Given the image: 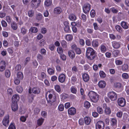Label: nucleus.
I'll return each instance as SVG.
<instances>
[{
    "instance_id": "412c9836",
    "label": "nucleus",
    "mask_w": 129,
    "mask_h": 129,
    "mask_svg": "<svg viewBox=\"0 0 129 129\" xmlns=\"http://www.w3.org/2000/svg\"><path fill=\"white\" fill-rule=\"evenodd\" d=\"M17 77L18 79L19 80L22 79L23 78V76L22 73L21 72H18L17 74Z\"/></svg>"
},
{
    "instance_id": "393cba45",
    "label": "nucleus",
    "mask_w": 129,
    "mask_h": 129,
    "mask_svg": "<svg viewBox=\"0 0 129 129\" xmlns=\"http://www.w3.org/2000/svg\"><path fill=\"white\" fill-rule=\"evenodd\" d=\"M44 120V119L42 118L39 119L37 121V124L39 126L41 125Z\"/></svg>"
},
{
    "instance_id": "5fc2aeb1",
    "label": "nucleus",
    "mask_w": 129,
    "mask_h": 129,
    "mask_svg": "<svg viewBox=\"0 0 129 129\" xmlns=\"http://www.w3.org/2000/svg\"><path fill=\"white\" fill-rule=\"evenodd\" d=\"M71 92L73 93L76 94L77 92V90L74 87H71Z\"/></svg>"
},
{
    "instance_id": "69168bd1",
    "label": "nucleus",
    "mask_w": 129,
    "mask_h": 129,
    "mask_svg": "<svg viewBox=\"0 0 129 129\" xmlns=\"http://www.w3.org/2000/svg\"><path fill=\"white\" fill-rule=\"evenodd\" d=\"M122 114V113L121 112H118L117 114V116L119 117H121Z\"/></svg>"
},
{
    "instance_id": "20e7f679",
    "label": "nucleus",
    "mask_w": 129,
    "mask_h": 129,
    "mask_svg": "<svg viewBox=\"0 0 129 129\" xmlns=\"http://www.w3.org/2000/svg\"><path fill=\"white\" fill-rule=\"evenodd\" d=\"M108 95L112 101H115L117 99L116 94L114 92H109L108 94Z\"/></svg>"
},
{
    "instance_id": "f257e3e1",
    "label": "nucleus",
    "mask_w": 129,
    "mask_h": 129,
    "mask_svg": "<svg viewBox=\"0 0 129 129\" xmlns=\"http://www.w3.org/2000/svg\"><path fill=\"white\" fill-rule=\"evenodd\" d=\"M86 56L89 59L92 60L94 59L95 57L94 50L91 47L88 48L86 51Z\"/></svg>"
},
{
    "instance_id": "6e6d98bb",
    "label": "nucleus",
    "mask_w": 129,
    "mask_h": 129,
    "mask_svg": "<svg viewBox=\"0 0 129 129\" xmlns=\"http://www.w3.org/2000/svg\"><path fill=\"white\" fill-rule=\"evenodd\" d=\"M95 14L94 11L92 10L90 12V15L92 18H93L95 16Z\"/></svg>"
},
{
    "instance_id": "bf43d9fd",
    "label": "nucleus",
    "mask_w": 129,
    "mask_h": 129,
    "mask_svg": "<svg viewBox=\"0 0 129 129\" xmlns=\"http://www.w3.org/2000/svg\"><path fill=\"white\" fill-rule=\"evenodd\" d=\"M1 23L2 26L4 27H6L7 25V23L4 20L2 21Z\"/></svg>"
},
{
    "instance_id": "0e129e2a",
    "label": "nucleus",
    "mask_w": 129,
    "mask_h": 129,
    "mask_svg": "<svg viewBox=\"0 0 129 129\" xmlns=\"http://www.w3.org/2000/svg\"><path fill=\"white\" fill-rule=\"evenodd\" d=\"M20 120L22 122H24L26 120V118L24 116H22L20 118Z\"/></svg>"
},
{
    "instance_id": "ea45409f",
    "label": "nucleus",
    "mask_w": 129,
    "mask_h": 129,
    "mask_svg": "<svg viewBox=\"0 0 129 129\" xmlns=\"http://www.w3.org/2000/svg\"><path fill=\"white\" fill-rule=\"evenodd\" d=\"M11 26L12 28L14 30H16L17 29V26L16 23L13 22L11 24Z\"/></svg>"
},
{
    "instance_id": "79ce46f5",
    "label": "nucleus",
    "mask_w": 129,
    "mask_h": 129,
    "mask_svg": "<svg viewBox=\"0 0 129 129\" xmlns=\"http://www.w3.org/2000/svg\"><path fill=\"white\" fill-rule=\"evenodd\" d=\"M17 91L19 93L21 92L23 90L22 88L20 86H18L16 88Z\"/></svg>"
},
{
    "instance_id": "c85d7f7f",
    "label": "nucleus",
    "mask_w": 129,
    "mask_h": 129,
    "mask_svg": "<svg viewBox=\"0 0 129 129\" xmlns=\"http://www.w3.org/2000/svg\"><path fill=\"white\" fill-rule=\"evenodd\" d=\"M36 18L38 20H40L42 19V15L41 14L39 13L37 15Z\"/></svg>"
},
{
    "instance_id": "e433bc0d",
    "label": "nucleus",
    "mask_w": 129,
    "mask_h": 129,
    "mask_svg": "<svg viewBox=\"0 0 129 129\" xmlns=\"http://www.w3.org/2000/svg\"><path fill=\"white\" fill-rule=\"evenodd\" d=\"M122 69L123 71H124L128 68V66L126 64H124L122 66Z\"/></svg>"
},
{
    "instance_id": "c756f323",
    "label": "nucleus",
    "mask_w": 129,
    "mask_h": 129,
    "mask_svg": "<svg viewBox=\"0 0 129 129\" xmlns=\"http://www.w3.org/2000/svg\"><path fill=\"white\" fill-rule=\"evenodd\" d=\"M111 121L112 122L111 125L112 126H114L117 124V120L115 118H113L111 119Z\"/></svg>"
},
{
    "instance_id": "58836bf2",
    "label": "nucleus",
    "mask_w": 129,
    "mask_h": 129,
    "mask_svg": "<svg viewBox=\"0 0 129 129\" xmlns=\"http://www.w3.org/2000/svg\"><path fill=\"white\" fill-rule=\"evenodd\" d=\"M5 75L6 77H10V73L9 70H7L6 71Z\"/></svg>"
},
{
    "instance_id": "6ab92c4d",
    "label": "nucleus",
    "mask_w": 129,
    "mask_h": 129,
    "mask_svg": "<svg viewBox=\"0 0 129 129\" xmlns=\"http://www.w3.org/2000/svg\"><path fill=\"white\" fill-rule=\"evenodd\" d=\"M83 78L85 82H87L89 79V77L87 74H84L83 75Z\"/></svg>"
},
{
    "instance_id": "052dcab7",
    "label": "nucleus",
    "mask_w": 129,
    "mask_h": 129,
    "mask_svg": "<svg viewBox=\"0 0 129 129\" xmlns=\"http://www.w3.org/2000/svg\"><path fill=\"white\" fill-rule=\"evenodd\" d=\"M41 52L42 54L45 55L46 52V51L44 49H41Z\"/></svg>"
},
{
    "instance_id": "6e6552de",
    "label": "nucleus",
    "mask_w": 129,
    "mask_h": 129,
    "mask_svg": "<svg viewBox=\"0 0 129 129\" xmlns=\"http://www.w3.org/2000/svg\"><path fill=\"white\" fill-rule=\"evenodd\" d=\"M117 102L118 105L121 107H124L126 103L125 99L123 98H119L117 100Z\"/></svg>"
},
{
    "instance_id": "e2e57ef3",
    "label": "nucleus",
    "mask_w": 129,
    "mask_h": 129,
    "mask_svg": "<svg viewBox=\"0 0 129 129\" xmlns=\"http://www.w3.org/2000/svg\"><path fill=\"white\" fill-rule=\"evenodd\" d=\"M21 32L23 34H24L26 33V30L23 27L21 29Z\"/></svg>"
},
{
    "instance_id": "a19ab883",
    "label": "nucleus",
    "mask_w": 129,
    "mask_h": 129,
    "mask_svg": "<svg viewBox=\"0 0 129 129\" xmlns=\"http://www.w3.org/2000/svg\"><path fill=\"white\" fill-rule=\"evenodd\" d=\"M97 110L98 112L100 114H102L103 113V111L102 108L100 107H97Z\"/></svg>"
},
{
    "instance_id": "bb28decb",
    "label": "nucleus",
    "mask_w": 129,
    "mask_h": 129,
    "mask_svg": "<svg viewBox=\"0 0 129 129\" xmlns=\"http://www.w3.org/2000/svg\"><path fill=\"white\" fill-rule=\"evenodd\" d=\"M51 0H46L45 3V5L47 6H49L52 4Z\"/></svg>"
},
{
    "instance_id": "7ed1b4c3",
    "label": "nucleus",
    "mask_w": 129,
    "mask_h": 129,
    "mask_svg": "<svg viewBox=\"0 0 129 129\" xmlns=\"http://www.w3.org/2000/svg\"><path fill=\"white\" fill-rule=\"evenodd\" d=\"M41 0H32L31 2V7L33 8H37L39 5Z\"/></svg>"
},
{
    "instance_id": "2eb2a0df",
    "label": "nucleus",
    "mask_w": 129,
    "mask_h": 129,
    "mask_svg": "<svg viewBox=\"0 0 129 129\" xmlns=\"http://www.w3.org/2000/svg\"><path fill=\"white\" fill-rule=\"evenodd\" d=\"M66 77L65 75L63 74H60L58 80L61 83L64 82L65 80Z\"/></svg>"
},
{
    "instance_id": "72a5a7b5",
    "label": "nucleus",
    "mask_w": 129,
    "mask_h": 129,
    "mask_svg": "<svg viewBox=\"0 0 129 129\" xmlns=\"http://www.w3.org/2000/svg\"><path fill=\"white\" fill-rule=\"evenodd\" d=\"M115 28L119 32L121 33L122 31V29L119 25H117L116 26Z\"/></svg>"
},
{
    "instance_id": "4c0bfd02",
    "label": "nucleus",
    "mask_w": 129,
    "mask_h": 129,
    "mask_svg": "<svg viewBox=\"0 0 129 129\" xmlns=\"http://www.w3.org/2000/svg\"><path fill=\"white\" fill-rule=\"evenodd\" d=\"M84 106L87 108H89L90 106V104L88 102L86 101L84 103Z\"/></svg>"
},
{
    "instance_id": "603ef678",
    "label": "nucleus",
    "mask_w": 129,
    "mask_h": 129,
    "mask_svg": "<svg viewBox=\"0 0 129 129\" xmlns=\"http://www.w3.org/2000/svg\"><path fill=\"white\" fill-rule=\"evenodd\" d=\"M48 73L50 75L54 73L53 70L51 68L49 69L48 70Z\"/></svg>"
},
{
    "instance_id": "de8ad7c7",
    "label": "nucleus",
    "mask_w": 129,
    "mask_h": 129,
    "mask_svg": "<svg viewBox=\"0 0 129 129\" xmlns=\"http://www.w3.org/2000/svg\"><path fill=\"white\" fill-rule=\"evenodd\" d=\"M113 47L117 49L119 48L120 46V45L117 43H114V44H113Z\"/></svg>"
},
{
    "instance_id": "5701e85b",
    "label": "nucleus",
    "mask_w": 129,
    "mask_h": 129,
    "mask_svg": "<svg viewBox=\"0 0 129 129\" xmlns=\"http://www.w3.org/2000/svg\"><path fill=\"white\" fill-rule=\"evenodd\" d=\"M29 31L32 33H36L38 31V29L36 27H33L30 29Z\"/></svg>"
},
{
    "instance_id": "9b49d317",
    "label": "nucleus",
    "mask_w": 129,
    "mask_h": 129,
    "mask_svg": "<svg viewBox=\"0 0 129 129\" xmlns=\"http://www.w3.org/2000/svg\"><path fill=\"white\" fill-rule=\"evenodd\" d=\"M12 110L14 112L17 110L18 109V106L17 103H12L11 105Z\"/></svg>"
},
{
    "instance_id": "09e8293b",
    "label": "nucleus",
    "mask_w": 129,
    "mask_h": 129,
    "mask_svg": "<svg viewBox=\"0 0 129 129\" xmlns=\"http://www.w3.org/2000/svg\"><path fill=\"white\" fill-rule=\"evenodd\" d=\"M122 77L125 79H127L128 78V75L126 73H124L122 75Z\"/></svg>"
},
{
    "instance_id": "cd10ccee",
    "label": "nucleus",
    "mask_w": 129,
    "mask_h": 129,
    "mask_svg": "<svg viewBox=\"0 0 129 129\" xmlns=\"http://www.w3.org/2000/svg\"><path fill=\"white\" fill-rule=\"evenodd\" d=\"M69 18L71 20L74 21L76 19V17L75 15L73 14H71L69 16Z\"/></svg>"
},
{
    "instance_id": "774afa93",
    "label": "nucleus",
    "mask_w": 129,
    "mask_h": 129,
    "mask_svg": "<svg viewBox=\"0 0 129 129\" xmlns=\"http://www.w3.org/2000/svg\"><path fill=\"white\" fill-rule=\"evenodd\" d=\"M60 57L63 60H65L66 59V56L64 54H61L60 55Z\"/></svg>"
},
{
    "instance_id": "c9c22d12",
    "label": "nucleus",
    "mask_w": 129,
    "mask_h": 129,
    "mask_svg": "<svg viewBox=\"0 0 129 129\" xmlns=\"http://www.w3.org/2000/svg\"><path fill=\"white\" fill-rule=\"evenodd\" d=\"M45 41L44 39H42L41 40L40 42V44L39 45L41 47H42L44 46L45 43Z\"/></svg>"
},
{
    "instance_id": "dca6fc26",
    "label": "nucleus",
    "mask_w": 129,
    "mask_h": 129,
    "mask_svg": "<svg viewBox=\"0 0 129 129\" xmlns=\"http://www.w3.org/2000/svg\"><path fill=\"white\" fill-rule=\"evenodd\" d=\"M61 9L59 7L55 8L54 10V13L55 14H60L61 12Z\"/></svg>"
},
{
    "instance_id": "3c124183",
    "label": "nucleus",
    "mask_w": 129,
    "mask_h": 129,
    "mask_svg": "<svg viewBox=\"0 0 129 129\" xmlns=\"http://www.w3.org/2000/svg\"><path fill=\"white\" fill-rule=\"evenodd\" d=\"M21 69V66L20 65L18 64L16 66L15 68V71H17L20 70Z\"/></svg>"
},
{
    "instance_id": "13d9d810",
    "label": "nucleus",
    "mask_w": 129,
    "mask_h": 129,
    "mask_svg": "<svg viewBox=\"0 0 129 129\" xmlns=\"http://www.w3.org/2000/svg\"><path fill=\"white\" fill-rule=\"evenodd\" d=\"M58 108L60 111H62L64 109V106L62 105H60L58 106Z\"/></svg>"
},
{
    "instance_id": "f03ea898",
    "label": "nucleus",
    "mask_w": 129,
    "mask_h": 129,
    "mask_svg": "<svg viewBox=\"0 0 129 129\" xmlns=\"http://www.w3.org/2000/svg\"><path fill=\"white\" fill-rule=\"evenodd\" d=\"M88 95L91 101L93 102L96 103L99 99V95L96 92L93 91H91L88 94Z\"/></svg>"
},
{
    "instance_id": "1a4fd4ad",
    "label": "nucleus",
    "mask_w": 129,
    "mask_h": 129,
    "mask_svg": "<svg viewBox=\"0 0 129 129\" xmlns=\"http://www.w3.org/2000/svg\"><path fill=\"white\" fill-rule=\"evenodd\" d=\"M63 24L64 26V29L65 32L66 33H70L71 30L69 25V22L67 21H65L64 22Z\"/></svg>"
},
{
    "instance_id": "c03bdc74",
    "label": "nucleus",
    "mask_w": 129,
    "mask_h": 129,
    "mask_svg": "<svg viewBox=\"0 0 129 129\" xmlns=\"http://www.w3.org/2000/svg\"><path fill=\"white\" fill-rule=\"evenodd\" d=\"M114 86L116 88H119L121 87V85L119 83L116 82L114 84Z\"/></svg>"
},
{
    "instance_id": "37998d69",
    "label": "nucleus",
    "mask_w": 129,
    "mask_h": 129,
    "mask_svg": "<svg viewBox=\"0 0 129 129\" xmlns=\"http://www.w3.org/2000/svg\"><path fill=\"white\" fill-rule=\"evenodd\" d=\"M57 51L58 53L60 54L63 53L62 49L60 47L58 48L57 49Z\"/></svg>"
},
{
    "instance_id": "ddd939ff",
    "label": "nucleus",
    "mask_w": 129,
    "mask_h": 129,
    "mask_svg": "<svg viewBox=\"0 0 129 129\" xmlns=\"http://www.w3.org/2000/svg\"><path fill=\"white\" fill-rule=\"evenodd\" d=\"M20 98L18 94L14 95L12 98V103H17Z\"/></svg>"
},
{
    "instance_id": "39448f33",
    "label": "nucleus",
    "mask_w": 129,
    "mask_h": 129,
    "mask_svg": "<svg viewBox=\"0 0 129 129\" xmlns=\"http://www.w3.org/2000/svg\"><path fill=\"white\" fill-rule=\"evenodd\" d=\"M40 92V90L38 87H34L31 89V88H30L29 89V93H31V92L34 94H39Z\"/></svg>"
},
{
    "instance_id": "a878e982",
    "label": "nucleus",
    "mask_w": 129,
    "mask_h": 129,
    "mask_svg": "<svg viewBox=\"0 0 129 129\" xmlns=\"http://www.w3.org/2000/svg\"><path fill=\"white\" fill-rule=\"evenodd\" d=\"M34 12L32 10H29L28 11V15L30 17H32L34 15Z\"/></svg>"
},
{
    "instance_id": "a211bd4d",
    "label": "nucleus",
    "mask_w": 129,
    "mask_h": 129,
    "mask_svg": "<svg viewBox=\"0 0 129 129\" xmlns=\"http://www.w3.org/2000/svg\"><path fill=\"white\" fill-rule=\"evenodd\" d=\"M68 55L69 57L73 59L75 56V54L74 52L72 50H70L68 52Z\"/></svg>"
},
{
    "instance_id": "473e14b6",
    "label": "nucleus",
    "mask_w": 129,
    "mask_h": 129,
    "mask_svg": "<svg viewBox=\"0 0 129 129\" xmlns=\"http://www.w3.org/2000/svg\"><path fill=\"white\" fill-rule=\"evenodd\" d=\"M61 44L62 46L64 48H66L67 47V43L64 40H62L61 42Z\"/></svg>"
},
{
    "instance_id": "f3484780",
    "label": "nucleus",
    "mask_w": 129,
    "mask_h": 129,
    "mask_svg": "<svg viewBox=\"0 0 129 129\" xmlns=\"http://www.w3.org/2000/svg\"><path fill=\"white\" fill-rule=\"evenodd\" d=\"M98 85L100 87L103 88L105 87L106 84L105 81H101L99 82Z\"/></svg>"
},
{
    "instance_id": "8fccbe9b",
    "label": "nucleus",
    "mask_w": 129,
    "mask_h": 129,
    "mask_svg": "<svg viewBox=\"0 0 129 129\" xmlns=\"http://www.w3.org/2000/svg\"><path fill=\"white\" fill-rule=\"evenodd\" d=\"M40 111V110L38 108H35L34 110V113L37 114H38Z\"/></svg>"
},
{
    "instance_id": "aec40b11",
    "label": "nucleus",
    "mask_w": 129,
    "mask_h": 129,
    "mask_svg": "<svg viewBox=\"0 0 129 129\" xmlns=\"http://www.w3.org/2000/svg\"><path fill=\"white\" fill-rule=\"evenodd\" d=\"M85 122L86 124L89 125L91 119L89 117H85L84 118Z\"/></svg>"
},
{
    "instance_id": "338daca9",
    "label": "nucleus",
    "mask_w": 129,
    "mask_h": 129,
    "mask_svg": "<svg viewBox=\"0 0 129 129\" xmlns=\"http://www.w3.org/2000/svg\"><path fill=\"white\" fill-rule=\"evenodd\" d=\"M3 35L5 37H7L8 36V34L7 32L5 31H3L2 32Z\"/></svg>"
},
{
    "instance_id": "423d86ee",
    "label": "nucleus",
    "mask_w": 129,
    "mask_h": 129,
    "mask_svg": "<svg viewBox=\"0 0 129 129\" xmlns=\"http://www.w3.org/2000/svg\"><path fill=\"white\" fill-rule=\"evenodd\" d=\"M104 123L103 121H99L96 124V127L97 129H104Z\"/></svg>"
},
{
    "instance_id": "0eeeda50",
    "label": "nucleus",
    "mask_w": 129,
    "mask_h": 129,
    "mask_svg": "<svg viewBox=\"0 0 129 129\" xmlns=\"http://www.w3.org/2000/svg\"><path fill=\"white\" fill-rule=\"evenodd\" d=\"M90 5L88 3L85 4L83 7V12L85 14H87L88 12L90 9Z\"/></svg>"
},
{
    "instance_id": "4d7b16f0",
    "label": "nucleus",
    "mask_w": 129,
    "mask_h": 129,
    "mask_svg": "<svg viewBox=\"0 0 129 129\" xmlns=\"http://www.w3.org/2000/svg\"><path fill=\"white\" fill-rule=\"evenodd\" d=\"M55 88L56 91L58 92H59L60 91V88L59 85H56L55 86Z\"/></svg>"
},
{
    "instance_id": "2f4dec72",
    "label": "nucleus",
    "mask_w": 129,
    "mask_h": 129,
    "mask_svg": "<svg viewBox=\"0 0 129 129\" xmlns=\"http://www.w3.org/2000/svg\"><path fill=\"white\" fill-rule=\"evenodd\" d=\"M99 75L102 78H104L106 76L105 73L103 71H101L100 72Z\"/></svg>"
},
{
    "instance_id": "f8f14e48",
    "label": "nucleus",
    "mask_w": 129,
    "mask_h": 129,
    "mask_svg": "<svg viewBox=\"0 0 129 129\" xmlns=\"http://www.w3.org/2000/svg\"><path fill=\"white\" fill-rule=\"evenodd\" d=\"M6 63L4 61H2L0 62V71L2 72L4 71L5 69Z\"/></svg>"
},
{
    "instance_id": "b1692460",
    "label": "nucleus",
    "mask_w": 129,
    "mask_h": 129,
    "mask_svg": "<svg viewBox=\"0 0 129 129\" xmlns=\"http://www.w3.org/2000/svg\"><path fill=\"white\" fill-rule=\"evenodd\" d=\"M105 112L106 114H109L111 112L110 108L109 107H106Z\"/></svg>"
},
{
    "instance_id": "4468645a",
    "label": "nucleus",
    "mask_w": 129,
    "mask_h": 129,
    "mask_svg": "<svg viewBox=\"0 0 129 129\" xmlns=\"http://www.w3.org/2000/svg\"><path fill=\"white\" fill-rule=\"evenodd\" d=\"M76 109L73 107H71L69 108L68 110V113L69 114L74 115L76 113Z\"/></svg>"
},
{
    "instance_id": "864d4df0",
    "label": "nucleus",
    "mask_w": 129,
    "mask_h": 129,
    "mask_svg": "<svg viewBox=\"0 0 129 129\" xmlns=\"http://www.w3.org/2000/svg\"><path fill=\"white\" fill-rule=\"evenodd\" d=\"M37 57L39 59L42 60L43 59V56L40 54H38L37 56Z\"/></svg>"
},
{
    "instance_id": "49530a36",
    "label": "nucleus",
    "mask_w": 129,
    "mask_h": 129,
    "mask_svg": "<svg viewBox=\"0 0 129 129\" xmlns=\"http://www.w3.org/2000/svg\"><path fill=\"white\" fill-rule=\"evenodd\" d=\"M8 129H16L15 127L14 124L13 123H12L9 127Z\"/></svg>"
},
{
    "instance_id": "9d476101",
    "label": "nucleus",
    "mask_w": 129,
    "mask_h": 129,
    "mask_svg": "<svg viewBox=\"0 0 129 129\" xmlns=\"http://www.w3.org/2000/svg\"><path fill=\"white\" fill-rule=\"evenodd\" d=\"M9 116L8 115H6L3 121V125L6 126H8L9 123Z\"/></svg>"
},
{
    "instance_id": "a18cd8bd",
    "label": "nucleus",
    "mask_w": 129,
    "mask_h": 129,
    "mask_svg": "<svg viewBox=\"0 0 129 129\" xmlns=\"http://www.w3.org/2000/svg\"><path fill=\"white\" fill-rule=\"evenodd\" d=\"M75 50L77 54H80L81 53V51L79 48H76L75 49Z\"/></svg>"
},
{
    "instance_id": "f704fd0d",
    "label": "nucleus",
    "mask_w": 129,
    "mask_h": 129,
    "mask_svg": "<svg viewBox=\"0 0 129 129\" xmlns=\"http://www.w3.org/2000/svg\"><path fill=\"white\" fill-rule=\"evenodd\" d=\"M92 45L93 47H97L98 45V43L97 41L93 40L92 42Z\"/></svg>"
},
{
    "instance_id": "4be33fe9",
    "label": "nucleus",
    "mask_w": 129,
    "mask_h": 129,
    "mask_svg": "<svg viewBox=\"0 0 129 129\" xmlns=\"http://www.w3.org/2000/svg\"><path fill=\"white\" fill-rule=\"evenodd\" d=\"M121 25L123 28L125 29H127L128 28V26L127 25L126 22L125 21L122 22L121 24Z\"/></svg>"
},
{
    "instance_id": "7c9ffc66",
    "label": "nucleus",
    "mask_w": 129,
    "mask_h": 129,
    "mask_svg": "<svg viewBox=\"0 0 129 129\" xmlns=\"http://www.w3.org/2000/svg\"><path fill=\"white\" fill-rule=\"evenodd\" d=\"M66 39L67 41H70L72 40L73 37L71 35H67L66 36Z\"/></svg>"
},
{
    "instance_id": "680f3d73",
    "label": "nucleus",
    "mask_w": 129,
    "mask_h": 129,
    "mask_svg": "<svg viewBox=\"0 0 129 129\" xmlns=\"http://www.w3.org/2000/svg\"><path fill=\"white\" fill-rule=\"evenodd\" d=\"M46 28H42L41 30V32L43 34H45L46 32Z\"/></svg>"
}]
</instances>
